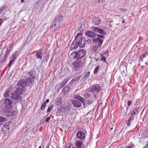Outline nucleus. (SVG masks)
Segmentation results:
<instances>
[{"instance_id":"nucleus-39","label":"nucleus","mask_w":148,"mask_h":148,"mask_svg":"<svg viewBox=\"0 0 148 148\" xmlns=\"http://www.w3.org/2000/svg\"><path fill=\"white\" fill-rule=\"evenodd\" d=\"M134 118V117L133 116L131 115V116L130 118L128 120V121H130L131 120H133Z\"/></svg>"},{"instance_id":"nucleus-33","label":"nucleus","mask_w":148,"mask_h":148,"mask_svg":"<svg viewBox=\"0 0 148 148\" xmlns=\"http://www.w3.org/2000/svg\"><path fill=\"white\" fill-rule=\"evenodd\" d=\"M90 95L88 93H86L84 95V96L86 98H88L90 97Z\"/></svg>"},{"instance_id":"nucleus-36","label":"nucleus","mask_w":148,"mask_h":148,"mask_svg":"<svg viewBox=\"0 0 148 148\" xmlns=\"http://www.w3.org/2000/svg\"><path fill=\"white\" fill-rule=\"evenodd\" d=\"M148 55V52L147 51L144 54L142 55V57L143 58H145Z\"/></svg>"},{"instance_id":"nucleus-29","label":"nucleus","mask_w":148,"mask_h":148,"mask_svg":"<svg viewBox=\"0 0 148 148\" xmlns=\"http://www.w3.org/2000/svg\"><path fill=\"white\" fill-rule=\"evenodd\" d=\"M17 53V52H16L14 54H13L12 56L11 57L12 58L11 60H13V61H14V60L16 58V54Z\"/></svg>"},{"instance_id":"nucleus-18","label":"nucleus","mask_w":148,"mask_h":148,"mask_svg":"<svg viewBox=\"0 0 148 148\" xmlns=\"http://www.w3.org/2000/svg\"><path fill=\"white\" fill-rule=\"evenodd\" d=\"M74 98L75 99H77L78 100H79L80 102L82 101H83V100L84 99L81 96L77 95H76L74 96Z\"/></svg>"},{"instance_id":"nucleus-7","label":"nucleus","mask_w":148,"mask_h":148,"mask_svg":"<svg viewBox=\"0 0 148 148\" xmlns=\"http://www.w3.org/2000/svg\"><path fill=\"white\" fill-rule=\"evenodd\" d=\"M77 138L80 140H82L85 137V135L84 132L81 131H78L76 134Z\"/></svg>"},{"instance_id":"nucleus-60","label":"nucleus","mask_w":148,"mask_h":148,"mask_svg":"<svg viewBox=\"0 0 148 148\" xmlns=\"http://www.w3.org/2000/svg\"><path fill=\"white\" fill-rule=\"evenodd\" d=\"M19 82H18V85H19Z\"/></svg>"},{"instance_id":"nucleus-15","label":"nucleus","mask_w":148,"mask_h":148,"mask_svg":"<svg viewBox=\"0 0 148 148\" xmlns=\"http://www.w3.org/2000/svg\"><path fill=\"white\" fill-rule=\"evenodd\" d=\"M86 35L89 37L94 38L95 36V34L91 31H87L86 33Z\"/></svg>"},{"instance_id":"nucleus-41","label":"nucleus","mask_w":148,"mask_h":148,"mask_svg":"<svg viewBox=\"0 0 148 148\" xmlns=\"http://www.w3.org/2000/svg\"><path fill=\"white\" fill-rule=\"evenodd\" d=\"M14 62V61H13V60H10V61L9 62V64L8 65V66H10L12 64V63H13V62Z\"/></svg>"},{"instance_id":"nucleus-55","label":"nucleus","mask_w":148,"mask_h":148,"mask_svg":"<svg viewBox=\"0 0 148 148\" xmlns=\"http://www.w3.org/2000/svg\"><path fill=\"white\" fill-rule=\"evenodd\" d=\"M24 0H21V2L22 3L24 2Z\"/></svg>"},{"instance_id":"nucleus-26","label":"nucleus","mask_w":148,"mask_h":148,"mask_svg":"<svg viewBox=\"0 0 148 148\" xmlns=\"http://www.w3.org/2000/svg\"><path fill=\"white\" fill-rule=\"evenodd\" d=\"M26 82L29 85L31 84H32V79L30 77L28 78L26 80Z\"/></svg>"},{"instance_id":"nucleus-20","label":"nucleus","mask_w":148,"mask_h":148,"mask_svg":"<svg viewBox=\"0 0 148 148\" xmlns=\"http://www.w3.org/2000/svg\"><path fill=\"white\" fill-rule=\"evenodd\" d=\"M139 109L138 108H135L131 113V115L132 116L134 115L135 114L138 113Z\"/></svg>"},{"instance_id":"nucleus-4","label":"nucleus","mask_w":148,"mask_h":148,"mask_svg":"<svg viewBox=\"0 0 148 148\" xmlns=\"http://www.w3.org/2000/svg\"><path fill=\"white\" fill-rule=\"evenodd\" d=\"M73 65L75 68H78L82 66L83 64L81 60L77 59L73 62Z\"/></svg>"},{"instance_id":"nucleus-27","label":"nucleus","mask_w":148,"mask_h":148,"mask_svg":"<svg viewBox=\"0 0 148 148\" xmlns=\"http://www.w3.org/2000/svg\"><path fill=\"white\" fill-rule=\"evenodd\" d=\"M99 66H97L95 68L94 71V73L95 74H96L97 73L98 70L99 69Z\"/></svg>"},{"instance_id":"nucleus-8","label":"nucleus","mask_w":148,"mask_h":148,"mask_svg":"<svg viewBox=\"0 0 148 148\" xmlns=\"http://www.w3.org/2000/svg\"><path fill=\"white\" fill-rule=\"evenodd\" d=\"M73 106L76 108H78L80 107L81 106V103L76 100H72L71 101Z\"/></svg>"},{"instance_id":"nucleus-38","label":"nucleus","mask_w":148,"mask_h":148,"mask_svg":"<svg viewBox=\"0 0 148 148\" xmlns=\"http://www.w3.org/2000/svg\"><path fill=\"white\" fill-rule=\"evenodd\" d=\"M67 81L68 80L66 79H65L61 83L62 84H63L62 86H63L65 84H66Z\"/></svg>"},{"instance_id":"nucleus-24","label":"nucleus","mask_w":148,"mask_h":148,"mask_svg":"<svg viewBox=\"0 0 148 148\" xmlns=\"http://www.w3.org/2000/svg\"><path fill=\"white\" fill-rule=\"evenodd\" d=\"M99 49V47L98 45H94L92 48V50L95 52H97L98 51Z\"/></svg>"},{"instance_id":"nucleus-30","label":"nucleus","mask_w":148,"mask_h":148,"mask_svg":"<svg viewBox=\"0 0 148 148\" xmlns=\"http://www.w3.org/2000/svg\"><path fill=\"white\" fill-rule=\"evenodd\" d=\"M53 108L52 106V105H49L47 109V113H48L50 112L51 110H52Z\"/></svg>"},{"instance_id":"nucleus-32","label":"nucleus","mask_w":148,"mask_h":148,"mask_svg":"<svg viewBox=\"0 0 148 148\" xmlns=\"http://www.w3.org/2000/svg\"><path fill=\"white\" fill-rule=\"evenodd\" d=\"M73 144L71 143H69L67 144L66 148H71Z\"/></svg>"},{"instance_id":"nucleus-46","label":"nucleus","mask_w":148,"mask_h":148,"mask_svg":"<svg viewBox=\"0 0 148 148\" xmlns=\"http://www.w3.org/2000/svg\"><path fill=\"white\" fill-rule=\"evenodd\" d=\"M109 51L108 50H107L104 53V54H108V53H109Z\"/></svg>"},{"instance_id":"nucleus-45","label":"nucleus","mask_w":148,"mask_h":148,"mask_svg":"<svg viewBox=\"0 0 148 148\" xmlns=\"http://www.w3.org/2000/svg\"><path fill=\"white\" fill-rule=\"evenodd\" d=\"M84 105V108H85L86 107L85 106V102H84V99L83 100V101H82L81 102Z\"/></svg>"},{"instance_id":"nucleus-52","label":"nucleus","mask_w":148,"mask_h":148,"mask_svg":"<svg viewBox=\"0 0 148 148\" xmlns=\"http://www.w3.org/2000/svg\"><path fill=\"white\" fill-rule=\"evenodd\" d=\"M148 147V144H147L143 148H147Z\"/></svg>"},{"instance_id":"nucleus-58","label":"nucleus","mask_w":148,"mask_h":148,"mask_svg":"<svg viewBox=\"0 0 148 148\" xmlns=\"http://www.w3.org/2000/svg\"><path fill=\"white\" fill-rule=\"evenodd\" d=\"M113 130V128L112 127H111L110 128V130Z\"/></svg>"},{"instance_id":"nucleus-40","label":"nucleus","mask_w":148,"mask_h":148,"mask_svg":"<svg viewBox=\"0 0 148 148\" xmlns=\"http://www.w3.org/2000/svg\"><path fill=\"white\" fill-rule=\"evenodd\" d=\"M132 104V101L131 100H129L127 102V106H130Z\"/></svg>"},{"instance_id":"nucleus-17","label":"nucleus","mask_w":148,"mask_h":148,"mask_svg":"<svg viewBox=\"0 0 148 148\" xmlns=\"http://www.w3.org/2000/svg\"><path fill=\"white\" fill-rule=\"evenodd\" d=\"M94 41L97 42H99L100 44H98V45L99 47L100 48L101 47V45H101L103 43V41L102 40L99 39V38H96L94 39Z\"/></svg>"},{"instance_id":"nucleus-51","label":"nucleus","mask_w":148,"mask_h":148,"mask_svg":"<svg viewBox=\"0 0 148 148\" xmlns=\"http://www.w3.org/2000/svg\"><path fill=\"white\" fill-rule=\"evenodd\" d=\"M65 108H66L67 110H69V107L68 106H66Z\"/></svg>"},{"instance_id":"nucleus-13","label":"nucleus","mask_w":148,"mask_h":148,"mask_svg":"<svg viewBox=\"0 0 148 148\" xmlns=\"http://www.w3.org/2000/svg\"><path fill=\"white\" fill-rule=\"evenodd\" d=\"M10 50H9V51H7V49L6 52L5 53L3 58H2L1 59V62H3L6 59V58L7 57L8 55L10 53Z\"/></svg>"},{"instance_id":"nucleus-10","label":"nucleus","mask_w":148,"mask_h":148,"mask_svg":"<svg viewBox=\"0 0 148 148\" xmlns=\"http://www.w3.org/2000/svg\"><path fill=\"white\" fill-rule=\"evenodd\" d=\"M92 22L95 25H98L101 23V20L98 17H95L93 19Z\"/></svg>"},{"instance_id":"nucleus-61","label":"nucleus","mask_w":148,"mask_h":148,"mask_svg":"<svg viewBox=\"0 0 148 148\" xmlns=\"http://www.w3.org/2000/svg\"><path fill=\"white\" fill-rule=\"evenodd\" d=\"M64 108V109H65V108Z\"/></svg>"},{"instance_id":"nucleus-34","label":"nucleus","mask_w":148,"mask_h":148,"mask_svg":"<svg viewBox=\"0 0 148 148\" xmlns=\"http://www.w3.org/2000/svg\"><path fill=\"white\" fill-rule=\"evenodd\" d=\"M52 116L51 115H50L49 117H47L45 120V121L46 122H47L50 119L51 117Z\"/></svg>"},{"instance_id":"nucleus-35","label":"nucleus","mask_w":148,"mask_h":148,"mask_svg":"<svg viewBox=\"0 0 148 148\" xmlns=\"http://www.w3.org/2000/svg\"><path fill=\"white\" fill-rule=\"evenodd\" d=\"M90 75V72L88 71L86 73V74L84 75V77H85L86 78L87 77H89Z\"/></svg>"},{"instance_id":"nucleus-37","label":"nucleus","mask_w":148,"mask_h":148,"mask_svg":"<svg viewBox=\"0 0 148 148\" xmlns=\"http://www.w3.org/2000/svg\"><path fill=\"white\" fill-rule=\"evenodd\" d=\"M5 119L4 117H0V122H3L5 121Z\"/></svg>"},{"instance_id":"nucleus-53","label":"nucleus","mask_w":148,"mask_h":148,"mask_svg":"<svg viewBox=\"0 0 148 148\" xmlns=\"http://www.w3.org/2000/svg\"><path fill=\"white\" fill-rule=\"evenodd\" d=\"M120 10L121 11H125V9H122V8H120Z\"/></svg>"},{"instance_id":"nucleus-14","label":"nucleus","mask_w":148,"mask_h":148,"mask_svg":"<svg viewBox=\"0 0 148 148\" xmlns=\"http://www.w3.org/2000/svg\"><path fill=\"white\" fill-rule=\"evenodd\" d=\"M101 87L98 85H94L92 86L91 88V89L92 90H94L97 92H99L101 90Z\"/></svg>"},{"instance_id":"nucleus-31","label":"nucleus","mask_w":148,"mask_h":148,"mask_svg":"<svg viewBox=\"0 0 148 148\" xmlns=\"http://www.w3.org/2000/svg\"><path fill=\"white\" fill-rule=\"evenodd\" d=\"M134 144L133 143L132 144H130L129 146H126L125 148H134Z\"/></svg>"},{"instance_id":"nucleus-59","label":"nucleus","mask_w":148,"mask_h":148,"mask_svg":"<svg viewBox=\"0 0 148 148\" xmlns=\"http://www.w3.org/2000/svg\"><path fill=\"white\" fill-rule=\"evenodd\" d=\"M38 148H41V146H39V147H38Z\"/></svg>"},{"instance_id":"nucleus-47","label":"nucleus","mask_w":148,"mask_h":148,"mask_svg":"<svg viewBox=\"0 0 148 148\" xmlns=\"http://www.w3.org/2000/svg\"><path fill=\"white\" fill-rule=\"evenodd\" d=\"M97 36L101 38H104V36L102 35H98Z\"/></svg>"},{"instance_id":"nucleus-19","label":"nucleus","mask_w":148,"mask_h":148,"mask_svg":"<svg viewBox=\"0 0 148 148\" xmlns=\"http://www.w3.org/2000/svg\"><path fill=\"white\" fill-rule=\"evenodd\" d=\"M62 99V97H60L57 99L55 102V104L56 105L60 104L61 103Z\"/></svg>"},{"instance_id":"nucleus-25","label":"nucleus","mask_w":148,"mask_h":148,"mask_svg":"<svg viewBox=\"0 0 148 148\" xmlns=\"http://www.w3.org/2000/svg\"><path fill=\"white\" fill-rule=\"evenodd\" d=\"M100 55L101 56V58L100 60L101 61H103L106 63V57L104 56H103V54L102 53Z\"/></svg>"},{"instance_id":"nucleus-22","label":"nucleus","mask_w":148,"mask_h":148,"mask_svg":"<svg viewBox=\"0 0 148 148\" xmlns=\"http://www.w3.org/2000/svg\"><path fill=\"white\" fill-rule=\"evenodd\" d=\"M56 24H53L50 27V30L52 31H55L56 30Z\"/></svg>"},{"instance_id":"nucleus-43","label":"nucleus","mask_w":148,"mask_h":148,"mask_svg":"<svg viewBox=\"0 0 148 148\" xmlns=\"http://www.w3.org/2000/svg\"><path fill=\"white\" fill-rule=\"evenodd\" d=\"M62 108L61 107H59L58 109V111L60 112H62Z\"/></svg>"},{"instance_id":"nucleus-28","label":"nucleus","mask_w":148,"mask_h":148,"mask_svg":"<svg viewBox=\"0 0 148 148\" xmlns=\"http://www.w3.org/2000/svg\"><path fill=\"white\" fill-rule=\"evenodd\" d=\"M46 105V104L45 103V102H44L42 105L41 106V107H40V109L41 110H44L45 108V106Z\"/></svg>"},{"instance_id":"nucleus-9","label":"nucleus","mask_w":148,"mask_h":148,"mask_svg":"<svg viewBox=\"0 0 148 148\" xmlns=\"http://www.w3.org/2000/svg\"><path fill=\"white\" fill-rule=\"evenodd\" d=\"M78 45L77 42L76 40H75H75L73 41L72 44L70 47V49L73 50L77 48Z\"/></svg>"},{"instance_id":"nucleus-56","label":"nucleus","mask_w":148,"mask_h":148,"mask_svg":"<svg viewBox=\"0 0 148 148\" xmlns=\"http://www.w3.org/2000/svg\"><path fill=\"white\" fill-rule=\"evenodd\" d=\"M76 148V147L75 148V147H74V146L73 145V144L72 146V148Z\"/></svg>"},{"instance_id":"nucleus-54","label":"nucleus","mask_w":148,"mask_h":148,"mask_svg":"<svg viewBox=\"0 0 148 148\" xmlns=\"http://www.w3.org/2000/svg\"><path fill=\"white\" fill-rule=\"evenodd\" d=\"M143 58H142V57H140V60H141L142 61H143Z\"/></svg>"},{"instance_id":"nucleus-49","label":"nucleus","mask_w":148,"mask_h":148,"mask_svg":"<svg viewBox=\"0 0 148 148\" xmlns=\"http://www.w3.org/2000/svg\"><path fill=\"white\" fill-rule=\"evenodd\" d=\"M3 22L2 20L1 19H0V26L1 25Z\"/></svg>"},{"instance_id":"nucleus-21","label":"nucleus","mask_w":148,"mask_h":148,"mask_svg":"<svg viewBox=\"0 0 148 148\" xmlns=\"http://www.w3.org/2000/svg\"><path fill=\"white\" fill-rule=\"evenodd\" d=\"M9 92H10V90H6L4 94V96L5 97H8L9 96Z\"/></svg>"},{"instance_id":"nucleus-11","label":"nucleus","mask_w":148,"mask_h":148,"mask_svg":"<svg viewBox=\"0 0 148 148\" xmlns=\"http://www.w3.org/2000/svg\"><path fill=\"white\" fill-rule=\"evenodd\" d=\"M93 31L95 32H98L103 35H104L106 34L104 30L100 29L97 27L94 28L93 29Z\"/></svg>"},{"instance_id":"nucleus-6","label":"nucleus","mask_w":148,"mask_h":148,"mask_svg":"<svg viewBox=\"0 0 148 148\" xmlns=\"http://www.w3.org/2000/svg\"><path fill=\"white\" fill-rule=\"evenodd\" d=\"M12 103V101L10 99L8 98L4 99V103L5 107H9V108H11V106Z\"/></svg>"},{"instance_id":"nucleus-2","label":"nucleus","mask_w":148,"mask_h":148,"mask_svg":"<svg viewBox=\"0 0 148 148\" xmlns=\"http://www.w3.org/2000/svg\"><path fill=\"white\" fill-rule=\"evenodd\" d=\"M86 52L84 50L80 49L78 51H73L71 55V58L73 59L76 58L80 60L85 55Z\"/></svg>"},{"instance_id":"nucleus-5","label":"nucleus","mask_w":148,"mask_h":148,"mask_svg":"<svg viewBox=\"0 0 148 148\" xmlns=\"http://www.w3.org/2000/svg\"><path fill=\"white\" fill-rule=\"evenodd\" d=\"M1 131L4 134H8L10 131L9 125H4L2 127Z\"/></svg>"},{"instance_id":"nucleus-3","label":"nucleus","mask_w":148,"mask_h":148,"mask_svg":"<svg viewBox=\"0 0 148 148\" xmlns=\"http://www.w3.org/2000/svg\"><path fill=\"white\" fill-rule=\"evenodd\" d=\"M82 33L78 34L75 37V40H77L78 45L80 47H84L87 42L85 38L82 37Z\"/></svg>"},{"instance_id":"nucleus-44","label":"nucleus","mask_w":148,"mask_h":148,"mask_svg":"<svg viewBox=\"0 0 148 148\" xmlns=\"http://www.w3.org/2000/svg\"><path fill=\"white\" fill-rule=\"evenodd\" d=\"M130 121H127V127H129L130 126Z\"/></svg>"},{"instance_id":"nucleus-16","label":"nucleus","mask_w":148,"mask_h":148,"mask_svg":"<svg viewBox=\"0 0 148 148\" xmlns=\"http://www.w3.org/2000/svg\"><path fill=\"white\" fill-rule=\"evenodd\" d=\"M42 49H40L37 52L36 54V56L37 58L41 59L42 58V56L41 54L42 53Z\"/></svg>"},{"instance_id":"nucleus-12","label":"nucleus","mask_w":148,"mask_h":148,"mask_svg":"<svg viewBox=\"0 0 148 148\" xmlns=\"http://www.w3.org/2000/svg\"><path fill=\"white\" fill-rule=\"evenodd\" d=\"M82 141L77 140L75 142V146L76 148H82Z\"/></svg>"},{"instance_id":"nucleus-42","label":"nucleus","mask_w":148,"mask_h":148,"mask_svg":"<svg viewBox=\"0 0 148 148\" xmlns=\"http://www.w3.org/2000/svg\"><path fill=\"white\" fill-rule=\"evenodd\" d=\"M87 103L90 105L92 103V101L91 100H88L87 101Z\"/></svg>"},{"instance_id":"nucleus-57","label":"nucleus","mask_w":148,"mask_h":148,"mask_svg":"<svg viewBox=\"0 0 148 148\" xmlns=\"http://www.w3.org/2000/svg\"><path fill=\"white\" fill-rule=\"evenodd\" d=\"M122 23H124L125 22V20H123L122 21Z\"/></svg>"},{"instance_id":"nucleus-48","label":"nucleus","mask_w":148,"mask_h":148,"mask_svg":"<svg viewBox=\"0 0 148 148\" xmlns=\"http://www.w3.org/2000/svg\"><path fill=\"white\" fill-rule=\"evenodd\" d=\"M49 99H47L46 100V101H45L44 102H45L46 104V103H49Z\"/></svg>"},{"instance_id":"nucleus-1","label":"nucleus","mask_w":148,"mask_h":148,"mask_svg":"<svg viewBox=\"0 0 148 148\" xmlns=\"http://www.w3.org/2000/svg\"><path fill=\"white\" fill-rule=\"evenodd\" d=\"M25 88V86L19 85L16 90L13 92L10 98L13 100H16L17 102L21 101L22 100V98L20 95L22 94Z\"/></svg>"},{"instance_id":"nucleus-23","label":"nucleus","mask_w":148,"mask_h":148,"mask_svg":"<svg viewBox=\"0 0 148 148\" xmlns=\"http://www.w3.org/2000/svg\"><path fill=\"white\" fill-rule=\"evenodd\" d=\"M70 90V88L68 86H65L63 90L65 93L68 92Z\"/></svg>"},{"instance_id":"nucleus-50","label":"nucleus","mask_w":148,"mask_h":148,"mask_svg":"<svg viewBox=\"0 0 148 148\" xmlns=\"http://www.w3.org/2000/svg\"><path fill=\"white\" fill-rule=\"evenodd\" d=\"M9 110H7L6 111V112H10V109L9 108Z\"/></svg>"}]
</instances>
